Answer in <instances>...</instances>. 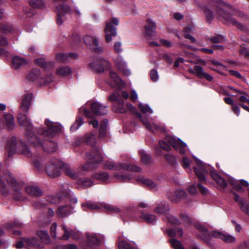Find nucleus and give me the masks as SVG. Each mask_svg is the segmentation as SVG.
Listing matches in <instances>:
<instances>
[{
  "label": "nucleus",
  "instance_id": "29",
  "mask_svg": "<svg viewBox=\"0 0 249 249\" xmlns=\"http://www.w3.org/2000/svg\"><path fill=\"white\" fill-rule=\"evenodd\" d=\"M25 246L28 248H41L39 240L36 237L24 239Z\"/></svg>",
  "mask_w": 249,
  "mask_h": 249
},
{
  "label": "nucleus",
  "instance_id": "28",
  "mask_svg": "<svg viewBox=\"0 0 249 249\" xmlns=\"http://www.w3.org/2000/svg\"><path fill=\"white\" fill-rule=\"evenodd\" d=\"M77 54L75 53H57L55 58L57 61L60 62L66 63L69 60V58H76Z\"/></svg>",
  "mask_w": 249,
  "mask_h": 249
},
{
  "label": "nucleus",
  "instance_id": "14",
  "mask_svg": "<svg viewBox=\"0 0 249 249\" xmlns=\"http://www.w3.org/2000/svg\"><path fill=\"white\" fill-rule=\"evenodd\" d=\"M108 66V62L102 58L95 59L88 65L89 68L96 72H103Z\"/></svg>",
  "mask_w": 249,
  "mask_h": 249
},
{
  "label": "nucleus",
  "instance_id": "19",
  "mask_svg": "<svg viewBox=\"0 0 249 249\" xmlns=\"http://www.w3.org/2000/svg\"><path fill=\"white\" fill-rule=\"evenodd\" d=\"M33 99V94L32 93H26L23 95L22 101L21 102L19 110L20 112L18 114V115L19 114H22L25 115L26 117H27L25 113H23L21 111L23 112H26L29 109L30 106H31L32 100ZM29 121L28 118H27ZM31 122V121H30Z\"/></svg>",
  "mask_w": 249,
  "mask_h": 249
},
{
  "label": "nucleus",
  "instance_id": "64",
  "mask_svg": "<svg viewBox=\"0 0 249 249\" xmlns=\"http://www.w3.org/2000/svg\"><path fill=\"white\" fill-rule=\"evenodd\" d=\"M190 161L191 160L187 157H183L181 163L182 166L185 169L189 167Z\"/></svg>",
  "mask_w": 249,
  "mask_h": 249
},
{
  "label": "nucleus",
  "instance_id": "20",
  "mask_svg": "<svg viewBox=\"0 0 249 249\" xmlns=\"http://www.w3.org/2000/svg\"><path fill=\"white\" fill-rule=\"evenodd\" d=\"M85 43L91 46L92 49L98 53H101L103 52V48L99 45L98 39L92 36H86L84 38Z\"/></svg>",
  "mask_w": 249,
  "mask_h": 249
},
{
  "label": "nucleus",
  "instance_id": "41",
  "mask_svg": "<svg viewBox=\"0 0 249 249\" xmlns=\"http://www.w3.org/2000/svg\"><path fill=\"white\" fill-rule=\"evenodd\" d=\"M107 120H103L101 123L99 130V137L104 138L106 136L107 133Z\"/></svg>",
  "mask_w": 249,
  "mask_h": 249
},
{
  "label": "nucleus",
  "instance_id": "55",
  "mask_svg": "<svg viewBox=\"0 0 249 249\" xmlns=\"http://www.w3.org/2000/svg\"><path fill=\"white\" fill-rule=\"evenodd\" d=\"M46 201L49 203L56 204L59 202L60 198L55 196H48L46 197Z\"/></svg>",
  "mask_w": 249,
  "mask_h": 249
},
{
  "label": "nucleus",
  "instance_id": "36",
  "mask_svg": "<svg viewBox=\"0 0 249 249\" xmlns=\"http://www.w3.org/2000/svg\"><path fill=\"white\" fill-rule=\"evenodd\" d=\"M36 234L39 237L42 242L47 244L50 243V238L46 230H37L36 231Z\"/></svg>",
  "mask_w": 249,
  "mask_h": 249
},
{
  "label": "nucleus",
  "instance_id": "6",
  "mask_svg": "<svg viewBox=\"0 0 249 249\" xmlns=\"http://www.w3.org/2000/svg\"><path fill=\"white\" fill-rule=\"evenodd\" d=\"M195 160L198 168L194 167V170L200 181H206V178L204 173H208L209 170L210 171L211 176L215 181L220 177L216 173V171L213 168L211 169V167L209 165L205 164L198 159L196 158Z\"/></svg>",
  "mask_w": 249,
  "mask_h": 249
},
{
  "label": "nucleus",
  "instance_id": "32",
  "mask_svg": "<svg viewBox=\"0 0 249 249\" xmlns=\"http://www.w3.org/2000/svg\"><path fill=\"white\" fill-rule=\"evenodd\" d=\"M71 213V208L69 205L60 206L57 211L56 214L61 217H64Z\"/></svg>",
  "mask_w": 249,
  "mask_h": 249
},
{
  "label": "nucleus",
  "instance_id": "59",
  "mask_svg": "<svg viewBox=\"0 0 249 249\" xmlns=\"http://www.w3.org/2000/svg\"><path fill=\"white\" fill-rule=\"evenodd\" d=\"M241 209L249 215V205L243 201H240L239 204Z\"/></svg>",
  "mask_w": 249,
  "mask_h": 249
},
{
  "label": "nucleus",
  "instance_id": "53",
  "mask_svg": "<svg viewBox=\"0 0 249 249\" xmlns=\"http://www.w3.org/2000/svg\"><path fill=\"white\" fill-rule=\"evenodd\" d=\"M62 229L64 231V233L63 235L60 237L62 240H68L70 236V234H71V231L70 232L69 230L66 227V226L64 225H62L61 226Z\"/></svg>",
  "mask_w": 249,
  "mask_h": 249
},
{
  "label": "nucleus",
  "instance_id": "17",
  "mask_svg": "<svg viewBox=\"0 0 249 249\" xmlns=\"http://www.w3.org/2000/svg\"><path fill=\"white\" fill-rule=\"evenodd\" d=\"M137 117L139 118L141 121L144 124L146 128L151 131H158L163 132L165 131L164 126L156 124L155 123L151 124L147 119L142 118V114L138 112H135Z\"/></svg>",
  "mask_w": 249,
  "mask_h": 249
},
{
  "label": "nucleus",
  "instance_id": "25",
  "mask_svg": "<svg viewBox=\"0 0 249 249\" xmlns=\"http://www.w3.org/2000/svg\"><path fill=\"white\" fill-rule=\"evenodd\" d=\"M17 140L16 138L13 137L9 140L6 147L7 156L9 157L13 156L17 152Z\"/></svg>",
  "mask_w": 249,
  "mask_h": 249
},
{
  "label": "nucleus",
  "instance_id": "42",
  "mask_svg": "<svg viewBox=\"0 0 249 249\" xmlns=\"http://www.w3.org/2000/svg\"><path fill=\"white\" fill-rule=\"evenodd\" d=\"M19 152L25 156L30 157L32 156V153L29 150V147L24 143H22L19 145Z\"/></svg>",
  "mask_w": 249,
  "mask_h": 249
},
{
  "label": "nucleus",
  "instance_id": "52",
  "mask_svg": "<svg viewBox=\"0 0 249 249\" xmlns=\"http://www.w3.org/2000/svg\"><path fill=\"white\" fill-rule=\"evenodd\" d=\"M22 226V224L19 221L17 220L14 221V224L7 223L5 225V228L9 230H13L14 227L20 228Z\"/></svg>",
  "mask_w": 249,
  "mask_h": 249
},
{
  "label": "nucleus",
  "instance_id": "23",
  "mask_svg": "<svg viewBox=\"0 0 249 249\" xmlns=\"http://www.w3.org/2000/svg\"><path fill=\"white\" fill-rule=\"evenodd\" d=\"M156 23L150 19H147V24L145 26V35L148 38L152 37L156 35Z\"/></svg>",
  "mask_w": 249,
  "mask_h": 249
},
{
  "label": "nucleus",
  "instance_id": "26",
  "mask_svg": "<svg viewBox=\"0 0 249 249\" xmlns=\"http://www.w3.org/2000/svg\"><path fill=\"white\" fill-rule=\"evenodd\" d=\"M140 218L144 222L148 224H154L157 221V216L153 214L145 213L139 210Z\"/></svg>",
  "mask_w": 249,
  "mask_h": 249
},
{
  "label": "nucleus",
  "instance_id": "56",
  "mask_svg": "<svg viewBox=\"0 0 249 249\" xmlns=\"http://www.w3.org/2000/svg\"><path fill=\"white\" fill-rule=\"evenodd\" d=\"M159 144L160 147L167 151H170L171 150V148L170 145L172 146L165 139V141H160L159 142Z\"/></svg>",
  "mask_w": 249,
  "mask_h": 249
},
{
  "label": "nucleus",
  "instance_id": "49",
  "mask_svg": "<svg viewBox=\"0 0 249 249\" xmlns=\"http://www.w3.org/2000/svg\"><path fill=\"white\" fill-rule=\"evenodd\" d=\"M39 75V71L35 69L31 71L27 75V78L29 81H34L37 78Z\"/></svg>",
  "mask_w": 249,
  "mask_h": 249
},
{
  "label": "nucleus",
  "instance_id": "11",
  "mask_svg": "<svg viewBox=\"0 0 249 249\" xmlns=\"http://www.w3.org/2000/svg\"><path fill=\"white\" fill-rule=\"evenodd\" d=\"M104 166L106 168L110 170H120L124 169L128 171H133L138 173L142 171L141 168L134 164H117L108 160L105 162Z\"/></svg>",
  "mask_w": 249,
  "mask_h": 249
},
{
  "label": "nucleus",
  "instance_id": "39",
  "mask_svg": "<svg viewBox=\"0 0 249 249\" xmlns=\"http://www.w3.org/2000/svg\"><path fill=\"white\" fill-rule=\"evenodd\" d=\"M115 63L116 67L120 71L124 70L127 66L125 62L120 55L117 56L115 58Z\"/></svg>",
  "mask_w": 249,
  "mask_h": 249
},
{
  "label": "nucleus",
  "instance_id": "18",
  "mask_svg": "<svg viewBox=\"0 0 249 249\" xmlns=\"http://www.w3.org/2000/svg\"><path fill=\"white\" fill-rule=\"evenodd\" d=\"M108 100L111 102H115L114 106L116 107V111L120 113H124L126 111L124 107V103L121 98V95L117 92H113L109 97Z\"/></svg>",
  "mask_w": 249,
  "mask_h": 249
},
{
  "label": "nucleus",
  "instance_id": "7",
  "mask_svg": "<svg viewBox=\"0 0 249 249\" xmlns=\"http://www.w3.org/2000/svg\"><path fill=\"white\" fill-rule=\"evenodd\" d=\"M64 163L59 160L53 158L46 164L45 170L47 175L52 178H57L60 176L61 169Z\"/></svg>",
  "mask_w": 249,
  "mask_h": 249
},
{
  "label": "nucleus",
  "instance_id": "37",
  "mask_svg": "<svg viewBox=\"0 0 249 249\" xmlns=\"http://www.w3.org/2000/svg\"><path fill=\"white\" fill-rule=\"evenodd\" d=\"M36 64L41 67L46 69H49L53 66V63L52 62H46L44 58H39L36 60Z\"/></svg>",
  "mask_w": 249,
  "mask_h": 249
},
{
  "label": "nucleus",
  "instance_id": "27",
  "mask_svg": "<svg viewBox=\"0 0 249 249\" xmlns=\"http://www.w3.org/2000/svg\"><path fill=\"white\" fill-rule=\"evenodd\" d=\"M27 64V61L23 58L20 57L17 55L13 56L12 58V67L16 69L24 67Z\"/></svg>",
  "mask_w": 249,
  "mask_h": 249
},
{
  "label": "nucleus",
  "instance_id": "61",
  "mask_svg": "<svg viewBox=\"0 0 249 249\" xmlns=\"http://www.w3.org/2000/svg\"><path fill=\"white\" fill-rule=\"evenodd\" d=\"M0 190L3 194H7L8 192L6 188V184L3 179L0 177Z\"/></svg>",
  "mask_w": 249,
  "mask_h": 249
},
{
  "label": "nucleus",
  "instance_id": "4",
  "mask_svg": "<svg viewBox=\"0 0 249 249\" xmlns=\"http://www.w3.org/2000/svg\"><path fill=\"white\" fill-rule=\"evenodd\" d=\"M196 227L202 232V235H200V238L206 242L210 240L211 236L220 239L228 244H232L236 242V238L227 233H223L218 231H212L209 233L207 229L200 224H196Z\"/></svg>",
  "mask_w": 249,
  "mask_h": 249
},
{
  "label": "nucleus",
  "instance_id": "35",
  "mask_svg": "<svg viewBox=\"0 0 249 249\" xmlns=\"http://www.w3.org/2000/svg\"><path fill=\"white\" fill-rule=\"evenodd\" d=\"M101 205H102V207L107 212L117 213L122 211V210L120 208L106 203L102 202L101 203Z\"/></svg>",
  "mask_w": 249,
  "mask_h": 249
},
{
  "label": "nucleus",
  "instance_id": "33",
  "mask_svg": "<svg viewBox=\"0 0 249 249\" xmlns=\"http://www.w3.org/2000/svg\"><path fill=\"white\" fill-rule=\"evenodd\" d=\"M175 194H176V197H172L170 194L168 195V198L174 202H177L181 199L185 198L187 195L185 192L182 190H176Z\"/></svg>",
  "mask_w": 249,
  "mask_h": 249
},
{
  "label": "nucleus",
  "instance_id": "22",
  "mask_svg": "<svg viewBox=\"0 0 249 249\" xmlns=\"http://www.w3.org/2000/svg\"><path fill=\"white\" fill-rule=\"evenodd\" d=\"M87 241L82 245L85 249H92V246H98L100 240L96 234H87Z\"/></svg>",
  "mask_w": 249,
  "mask_h": 249
},
{
  "label": "nucleus",
  "instance_id": "21",
  "mask_svg": "<svg viewBox=\"0 0 249 249\" xmlns=\"http://www.w3.org/2000/svg\"><path fill=\"white\" fill-rule=\"evenodd\" d=\"M189 71L199 78H204L209 81H211L213 80V77L209 73L205 72L203 69L200 66H195L193 69H189Z\"/></svg>",
  "mask_w": 249,
  "mask_h": 249
},
{
  "label": "nucleus",
  "instance_id": "10",
  "mask_svg": "<svg viewBox=\"0 0 249 249\" xmlns=\"http://www.w3.org/2000/svg\"><path fill=\"white\" fill-rule=\"evenodd\" d=\"M47 129L45 130L42 128L38 129L37 132L43 136L53 137L59 132L62 126L59 124L50 121L48 119L45 122Z\"/></svg>",
  "mask_w": 249,
  "mask_h": 249
},
{
  "label": "nucleus",
  "instance_id": "38",
  "mask_svg": "<svg viewBox=\"0 0 249 249\" xmlns=\"http://www.w3.org/2000/svg\"><path fill=\"white\" fill-rule=\"evenodd\" d=\"M71 72V68L68 66L60 67L57 69L56 73L57 75L65 76L69 75Z\"/></svg>",
  "mask_w": 249,
  "mask_h": 249
},
{
  "label": "nucleus",
  "instance_id": "31",
  "mask_svg": "<svg viewBox=\"0 0 249 249\" xmlns=\"http://www.w3.org/2000/svg\"><path fill=\"white\" fill-rule=\"evenodd\" d=\"M101 203H91L86 202L83 203L81 204L82 208L84 211H87L89 210H96L101 209L102 205H101Z\"/></svg>",
  "mask_w": 249,
  "mask_h": 249
},
{
  "label": "nucleus",
  "instance_id": "12",
  "mask_svg": "<svg viewBox=\"0 0 249 249\" xmlns=\"http://www.w3.org/2000/svg\"><path fill=\"white\" fill-rule=\"evenodd\" d=\"M169 210L168 205L165 203H161L157 205V206L154 209V212L160 214H166V217L167 220L174 225H180V222L178 219L174 216L167 213Z\"/></svg>",
  "mask_w": 249,
  "mask_h": 249
},
{
  "label": "nucleus",
  "instance_id": "13",
  "mask_svg": "<svg viewBox=\"0 0 249 249\" xmlns=\"http://www.w3.org/2000/svg\"><path fill=\"white\" fill-rule=\"evenodd\" d=\"M119 23L118 19L113 18L110 21H107L105 29V38L107 42L112 40V37L116 35V28L112 25V24L118 25Z\"/></svg>",
  "mask_w": 249,
  "mask_h": 249
},
{
  "label": "nucleus",
  "instance_id": "63",
  "mask_svg": "<svg viewBox=\"0 0 249 249\" xmlns=\"http://www.w3.org/2000/svg\"><path fill=\"white\" fill-rule=\"evenodd\" d=\"M150 77L151 80L154 81H157L159 78L158 73L157 70L153 69L150 71Z\"/></svg>",
  "mask_w": 249,
  "mask_h": 249
},
{
  "label": "nucleus",
  "instance_id": "50",
  "mask_svg": "<svg viewBox=\"0 0 249 249\" xmlns=\"http://www.w3.org/2000/svg\"><path fill=\"white\" fill-rule=\"evenodd\" d=\"M165 158L167 162L171 165H175L177 164V161L175 156L171 154H167L165 155Z\"/></svg>",
  "mask_w": 249,
  "mask_h": 249
},
{
  "label": "nucleus",
  "instance_id": "60",
  "mask_svg": "<svg viewBox=\"0 0 249 249\" xmlns=\"http://www.w3.org/2000/svg\"><path fill=\"white\" fill-rule=\"evenodd\" d=\"M110 78L116 84H119L121 82L120 78L118 77L117 73L114 71H110L109 73Z\"/></svg>",
  "mask_w": 249,
  "mask_h": 249
},
{
  "label": "nucleus",
  "instance_id": "30",
  "mask_svg": "<svg viewBox=\"0 0 249 249\" xmlns=\"http://www.w3.org/2000/svg\"><path fill=\"white\" fill-rule=\"evenodd\" d=\"M136 180L138 182H140L149 187L151 189L156 190L157 189V184L152 180L145 179L143 176H138L136 178Z\"/></svg>",
  "mask_w": 249,
  "mask_h": 249
},
{
  "label": "nucleus",
  "instance_id": "16",
  "mask_svg": "<svg viewBox=\"0 0 249 249\" xmlns=\"http://www.w3.org/2000/svg\"><path fill=\"white\" fill-rule=\"evenodd\" d=\"M166 140L180 154L183 155L185 153L186 144L180 139H176L172 136H167Z\"/></svg>",
  "mask_w": 249,
  "mask_h": 249
},
{
  "label": "nucleus",
  "instance_id": "34",
  "mask_svg": "<svg viewBox=\"0 0 249 249\" xmlns=\"http://www.w3.org/2000/svg\"><path fill=\"white\" fill-rule=\"evenodd\" d=\"M4 123L9 130L13 129L15 126L13 116L10 114H6L4 115Z\"/></svg>",
  "mask_w": 249,
  "mask_h": 249
},
{
  "label": "nucleus",
  "instance_id": "1",
  "mask_svg": "<svg viewBox=\"0 0 249 249\" xmlns=\"http://www.w3.org/2000/svg\"><path fill=\"white\" fill-rule=\"evenodd\" d=\"M18 122L25 129V135L28 142L33 144L35 147L40 146L48 153H53L56 150V144L52 141L46 142L44 146L42 142L35 135L34 128L31 122L22 114L18 115Z\"/></svg>",
  "mask_w": 249,
  "mask_h": 249
},
{
  "label": "nucleus",
  "instance_id": "9",
  "mask_svg": "<svg viewBox=\"0 0 249 249\" xmlns=\"http://www.w3.org/2000/svg\"><path fill=\"white\" fill-rule=\"evenodd\" d=\"M90 108L91 111L85 108H81L85 116L88 118H92L95 115H106L108 111L107 106H103L97 102H93L90 105Z\"/></svg>",
  "mask_w": 249,
  "mask_h": 249
},
{
  "label": "nucleus",
  "instance_id": "5",
  "mask_svg": "<svg viewBox=\"0 0 249 249\" xmlns=\"http://www.w3.org/2000/svg\"><path fill=\"white\" fill-rule=\"evenodd\" d=\"M196 227L202 232V235H200V238L206 242L210 240L211 236L220 239L228 244H232L236 242V238L227 233H223L218 231H212L209 233L207 229L200 224H196Z\"/></svg>",
  "mask_w": 249,
  "mask_h": 249
},
{
  "label": "nucleus",
  "instance_id": "45",
  "mask_svg": "<svg viewBox=\"0 0 249 249\" xmlns=\"http://www.w3.org/2000/svg\"><path fill=\"white\" fill-rule=\"evenodd\" d=\"M114 177L118 180L122 181H127L134 178L133 176L131 174H123L120 175L116 174L114 175Z\"/></svg>",
  "mask_w": 249,
  "mask_h": 249
},
{
  "label": "nucleus",
  "instance_id": "54",
  "mask_svg": "<svg viewBox=\"0 0 249 249\" xmlns=\"http://www.w3.org/2000/svg\"><path fill=\"white\" fill-rule=\"evenodd\" d=\"M139 108L143 113H152L153 110L150 107L146 105L139 104Z\"/></svg>",
  "mask_w": 249,
  "mask_h": 249
},
{
  "label": "nucleus",
  "instance_id": "15",
  "mask_svg": "<svg viewBox=\"0 0 249 249\" xmlns=\"http://www.w3.org/2000/svg\"><path fill=\"white\" fill-rule=\"evenodd\" d=\"M56 10L57 14L56 22L60 25L66 19V15L71 14V9L69 6L62 4L57 6Z\"/></svg>",
  "mask_w": 249,
  "mask_h": 249
},
{
  "label": "nucleus",
  "instance_id": "44",
  "mask_svg": "<svg viewBox=\"0 0 249 249\" xmlns=\"http://www.w3.org/2000/svg\"><path fill=\"white\" fill-rule=\"evenodd\" d=\"M86 142L88 144H89L91 146H94L95 143V134L87 133L85 137Z\"/></svg>",
  "mask_w": 249,
  "mask_h": 249
},
{
  "label": "nucleus",
  "instance_id": "24",
  "mask_svg": "<svg viewBox=\"0 0 249 249\" xmlns=\"http://www.w3.org/2000/svg\"><path fill=\"white\" fill-rule=\"evenodd\" d=\"M25 191L27 194L32 196L38 197L43 194L42 190L37 185L29 184L25 188Z\"/></svg>",
  "mask_w": 249,
  "mask_h": 249
},
{
  "label": "nucleus",
  "instance_id": "43",
  "mask_svg": "<svg viewBox=\"0 0 249 249\" xmlns=\"http://www.w3.org/2000/svg\"><path fill=\"white\" fill-rule=\"evenodd\" d=\"M92 178L105 182L109 178V175L105 172L96 173L92 176Z\"/></svg>",
  "mask_w": 249,
  "mask_h": 249
},
{
  "label": "nucleus",
  "instance_id": "51",
  "mask_svg": "<svg viewBox=\"0 0 249 249\" xmlns=\"http://www.w3.org/2000/svg\"><path fill=\"white\" fill-rule=\"evenodd\" d=\"M29 2L33 8H41L44 5L42 0H29Z\"/></svg>",
  "mask_w": 249,
  "mask_h": 249
},
{
  "label": "nucleus",
  "instance_id": "8",
  "mask_svg": "<svg viewBox=\"0 0 249 249\" xmlns=\"http://www.w3.org/2000/svg\"><path fill=\"white\" fill-rule=\"evenodd\" d=\"M8 184L11 187L13 198L16 200L23 201L25 199V196L21 193V184L18 183L14 178L11 175L5 177Z\"/></svg>",
  "mask_w": 249,
  "mask_h": 249
},
{
  "label": "nucleus",
  "instance_id": "58",
  "mask_svg": "<svg viewBox=\"0 0 249 249\" xmlns=\"http://www.w3.org/2000/svg\"><path fill=\"white\" fill-rule=\"evenodd\" d=\"M12 30V28L11 26L3 23L0 24V32L7 33L10 32Z\"/></svg>",
  "mask_w": 249,
  "mask_h": 249
},
{
  "label": "nucleus",
  "instance_id": "48",
  "mask_svg": "<svg viewBox=\"0 0 249 249\" xmlns=\"http://www.w3.org/2000/svg\"><path fill=\"white\" fill-rule=\"evenodd\" d=\"M83 124L84 121L83 118L81 117H77L75 123L71 127V131H75Z\"/></svg>",
  "mask_w": 249,
  "mask_h": 249
},
{
  "label": "nucleus",
  "instance_id": "47",
  "mask_svg": "<svg viewBox=\"0 0 249 249\" xmlns=\"http://www.w3.org/2000/svg\"><path fill=\"white\" fill-rule=\"evenodd\" d=\"M141 156V161L142 163L147 165L151 162V157L143 151H140Z\"/></svg>",
  "mask_w": 249,
  "mask_h": 249
},
{
  "label": "nucleus",
  "instance_id": "40",
  "mask_svg": "<svg viewBox=\"0 0 249 249\" xmlns=\"http://www.w3.org/2000/svg\"><path fill=\"white\" fill-rule=\"evenodd\" d=\"M77 183L81 185V187L83 188H87L92 186L93 182L89 178H83L78 179Z\"/></svg>",
  "mask_w": 249,
  "mask_h": 249
},
{
  "label": "nucleus",
  "instance_id": "57",
  "mask_svg": "<svg viewBox=\"0 0 249 249\" xmlns=\"http://www.w3.org/2000/svg\"><path fill=\"white\" fill-rule=\"evenodd\" d=\"M118 247L119 249H135L131 247L130 245L125 241H122L119 242Z\"/></svg>",
  "mask_w": 249,
  "mask_h": 249
},
{
  "label": "nucleus",
  "instance_id": "2",
  "mask_svg": "<svg viewBox=\"0 0 249 249\" xmlns=\"http://www.w3.org/2000/svg\"><path fill=\"white\" fill-rule=\"evenodd\" d=\"M199 7L203 11L205 16L206 21L209 23L214 19L215 17L214 12H216L217 18L220 19L225 24H231L239 29H243V26L231 15L227 14L223 9L218 7H215L213 5L203 6L199 5Z\"/></svg>",
  "mask_w": 249,
  "mask_h": 249
},
{
  "label": "nucleus",
  "instance_id": "3",
  "mask_svg": "<svg viewBox=\"0 0 249 249\" xmlns=\"http://www.w3.org/2000/svg\"><path fill=\"white\" fill-rule=\"evenodd\" d=\"M87 156L89 160H91V161H88V164L82 166L81 169L82 171H77V172H75L74 170L72 168H71L68 164L64 163V165L62 169H63L65 174L67 176L73 179H76L80 176L84 174V171H86L89 170L90 167L89 164L90 163L92 162V160H93L94 162L96 163L100 162L102 160L101 154L98 148L96 147H93L92 152L87 153Z\"/></svg>",
  "mask_w": 249,
  "mask_h": 249
},
{
  "label": "nucleus",
  "instance_id": "62",
  "mask_svg": "<svg viewBox=\"0 0 249 249\" xmlns=\"http://www.w3.org/2000/svg\"><path fill=\"white\" fill-rule=\"evenodd\" d=\"M210 40L213 43H217L223 42L224 40V38L222 36L217 35L211 38Z\"/></svg>",
  "mask_w": 249,
  "mask_h": 249
},
{
  "label": "nucleus",
  "instance_id": "46",
  "mask_svg": "<svg viewBox=\"0 0 249 249\" xmlns=\"http://www.w3.org/2000/svg\"><path fill=\"white\" fill-rule=\"evenodd\" d=\"M168 234L170 237H174L176 235L182 236L183 235V231L181 228H176L175 229H171L168 231Z\"/></svg>",
  "mask_w": 249,
  "mask_h": 249
}]
</instances>
